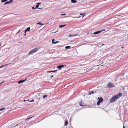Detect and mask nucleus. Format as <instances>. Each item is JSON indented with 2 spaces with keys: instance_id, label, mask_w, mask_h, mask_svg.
<instances>
[{
  "instance_id": "15",
  "label": "nucleus",
  "mask_w": 128,
  "mask_h": 128,
  "mask_svg": "<svg viewBox=\"0 0 128 128\" xmlns=\"http://www.w3.org/2000/svg\"><path fill=\"white\" fill-rule=\"evenodd\" d=\"M66 25V24L62 25H60L59 26V27L60 28H61V27H64V26Z\"/></svg>"
},
{
  "instance_id": "25",
  "label": "nucleus",
  "mask_w": 128,
  "mask_h": 128,
  "mask_svg": "<svg viewBox=\"0 0 128 128\" xmlns=\"http://www.w3.org/2000/svg\"><path fill=\"white\" fill-rule=\"evenodd\" d=\"M80 14V15H83V14H84V15L83 16H82V17H84V16L85 15V14Z\"/></svg>"
},
{
  "instance_id": "35",
  "label": "nucleus",
  "mask_w": 128,
  "mask_h": 128,
  "mask_svg": "<svg viewBox=\"0 0 128 128\" xmlns=\"http://www.w3.org/2000/svg\"><path fill=\"white\" fill-rule=\"evenodd\" d=\"M34 100H32L31 101H30L31 102H34Z\"/></svg>"
},
{
  "instance_id": "33",
  "label": "nucleus",
  "mask_w": 128,
  "mask_h": 128,
  "mask_svg": "<svg viewBox=\"0 0 128 128\" xmlns=\"http://www.w3.org/2000/svg\"><path fill=\"white\" fill-rule=\"evenodd\" d=\"M27 30H26H26H24V32H25V33H26V32L27 31Z\"/></svg>"
},
{
  "instance_id": "37",
  "label": "nucleus",
  "mask_w": 128,
  "mask_h": 128,
  "mask_svg": "<svg viewBox=\"0 0 128 128\" xmlns=\"http://www.w3.org/2000/svg\"><path fill=\"white\" fill-rule=\"evenodd\" d=\"M26 33L24 34V36H26Z\"/></svg>"
},
{
  "instance_id": "31",
  "label": "nucleus",
  "mask_w": 128,
  "mask_h": 128,
  "mask_svg": "<svg viewBox=\"0 0 128 128\" xmlns=\"http://www.w3.org/2000/svg\"><path fill=\"white\" fill-rule=\"evenodd\" d=\"M4 82V81H3L1 83H0V84H2V83H3V82Z\"/></svg>"
},
{
  "instance_id": "16",
  "label": "nucleus",
  "mask_w": 128,
  "mask_h": 128,
  "mask_svg": "<svg viewBox=\"0 0 128 128\" xmlns=\"http://www.w3.org/2000/svg\"><path fill=\"white\" fill-rule=\"evenodd\" d=\"M101 102H100L99 101H98L97 102L96 104L97 106L99 105L100 103Z\"/></svg>"
},
{
  "instance_id": "36",
  "label": "nucleus",
  "mask_w": 128,
  "mask_h": 128,
  "mask_svg": "<svg viewBox=\"0 0 128 128\" xmlns=\"http://www.w3.org/2000/svg\"><path fill=\"white\" fill-rule=\"evenodd\" d=\"M54 76L53 75H52L50 76V78H52V77H53Z\"/></svg>"
},
{
  "instance_id": "20",
  "label": "nucleus",
  "mask_w": 128,
  "mask_h": 128,
  "mask_svg": "<svg viewBox=\"0 0 128 128\" xmlns=\"http://www.w3.org/2000/svg\"><path fill=\"white\" fill-rule=\"evenodd\" d=\"M7 65V64H5V65H4L2 66H0V68L3 67L4 66H6Z\"/></svg>"
},
{
  "instance_id": "7",
  "label": "nucleus",
  "mask_w": 128,
  "mask_h": 128,
  "mask_svg": "<svg viewBox=\"0 0 128 128\" xmlns=\"http://www.w3.org/2000/svg\"><path fill=\"white\" fill-rule=\"evenodd\" d=\"M102 32V31H97L96 32L94 33H93L94 34H97L98 33H99L100 32Z\"/></svg>"
},
{
  "instance_id": "34",
  "label": "nucleus",
  "mask_w": 128,
  "mask_h": 128,
  "mask_svg": "<svg viewBox=\"0 0 128 128\" xmlns=\"http://www.w3.org/2000/svg\"><path fill=\"white\" fill-rule=\"evenodd\" d=\"M62 67H62H64V66L63 65H60Z\"/></svg>"
},
{
  "instance_id": "32",
  "label": "nucleus",
  "mask_w": 128,
  "mask_h": 128,
  "mask_svg": "<svg viewBox=\"0 0 128 128\" xmlns=\"http://www.w3.org/2000/svg\"><path fill=\"white\" fill-rule=\"evenodd\" d=\"M27 30H26H26H24V32H25V33H26V32L27 31Z\"/></svg>"
},
{
  "instance_id": "27",
  "label": "nucleus",
  "mask_w": 128,
  "mask_h": 128,
  "mask_svg": "<svg viewBox=\"0 0 128 128\" xmlns=\"http://www.w3.org/2000/svg\"><path fill=\"white\" fill-rule=\"evenodd\" d=\"M8 4V2H6L4 3V4Z\"/></svg>"
},
{
  "instance_id": "14",
  "label": "nucleus",
  "mask_w": 128,
  "mask_h": 128,
  "mask_svg": "<svg viewBox=\"0 0 128 128\" xmlns=\"http://www.w3.org/2000/svg\"><path fill=\"white\" fill-rule=\"evenodd\" d=\"M13 2V0H9L7 2H8V4H10V3L12 2Z\"/></svg>"
},
{
  "instance_id": "8",
  "label": "nucleus",
  "mask_w": 128,
  "mask_h": 128,
  "mask_svg": "<svg viewBox=\"0 0 128 128\" xmlns=\"http://www.w3.org/2000/svg\"><path fill=\"white\" fill-rule=\"evenodd\" d=\"M25 80H20L18 82V84H20V83L22 82H24V81H25Z\"/></svg>"
},
{
  "instance_id": "38",
  "label": "nucleus",
  "mask_w": 128,
  "mask_h": 128,
  "mask_svg": "<svg viewBox=\"0 0 128 128\" xmlns=\"http://www.w3.org/2000/svg\"><path fill=\"white\" fill-rule=\"evenodd\" d=\"M123 128H125V126H123Z\"/></svg>"
},
{
  "instance_id": "29",
  "label": "nucleus",
  "mask_w": 128,
  "mask_h": 128,
  "mask_svg": "<svg viewBox=\"0 0 128 128\" xmlns=\"http://www.w3.org/2000/svg\"><path fill=\"white\" fill-rule=\"evenodd\" d=\"M39 24H40V25H41L43 24H42V23L41 22H39Z\"/></svg>"
},
{
  "instance_id": "18",
  "label": "nucleus",
  "mask_w": 128,
  "mask_h": 128,
  "mask_svg": "<svg viewBox=\"0 0 128 128\" xmlns=\"http://www.w3.org/2000/svg\"><path fill=\"white\" fill-rule=\"evenodd\" d=\"M26 30L28 31H29L30 30V27H28L26 28Z\"/></svg>"
},
{
  "instance_id": "30",
  "label": "nucleus",
  "mask_w": 128,
  "mask_h": 128,
  "mask_svg": "<svg viewBox=\"0 0 128 128\" xmlns=\"http://www.w3.org/2000/svg\"><path fill=\"white\" fill-rule=\"evenodd\" d=\"M32 117H30L29 118H27V120H28V119H30V118H32Z\"/></svg>"
},
{
  "instance_id": "10",
  "label": "nucleus",
  "mask_w": 128,
  "mask_h": 128,
  "mask_svg": "<svg viewBox=\"0 0 128 128\" xmlns=\"http://www.w3.org/2000/svg\"><path fill=\"white\" fill-rule=\"evenodd\" d=\"M68 124V120H66L65 122V125L66 126H67Z\"/></svg>"
},
{
  "instance_id": "39",
  "label": "nucleus",
  "mask_w": 128,
  "mask_h": 128,
  "mask_svg": "<svg viewBox=\"0 0 128 128\" xmlns=\"http://www.w3.org/2000/svg\"><path fill=\"white\" fill-rule=\"evenodd\" d=\"M105 30H101V31H105Z\"/></svg>"
},
{
  "instance_id": "21",
  "label": "nucleus",
  "mask_w": 128,
  "mask_h": 128,
  "mask_svg": "<svg viewBox=\"0 0 128 128\" xmlns=\"http://www.w3.org/2000/svg\"><path fill=\"white\" fill-rule=\"evenodd\" d=\"M47 96H48L47 95H44L43 96V98H45L46 97H47Z\"/></svg>"
},
{
  "instance_id": "26",
  "label": "nucleus",
  "mask_w": 128,
  "mask_h": 128,
  "mask_svg": "<svg viewBox=\"0 0 128 128\" xmlns=\"http://www.w3.org/2000/svg\"><path fill=\"white\" fill-rule=\"evenodd\" d=\"M32 9H33V10L35 9L36 8H35L34 7H32Z\"/></svg>"
},
{
  "instance_id": "3",
  "label": "nucleus",
  "mask_w": 128,
  "mask_h": 128,
  "mask_svg": "<svg viewBox=\"0 0 128 128\" xmlns=\"http://www.w3.org/2000/svg\"><path fill=\"white\" fill-rule=\"evenodd\" d=\"M108 87L109 88H111L114 87V85L111 82H109L107 84Z\"/></svg>"
},
{
  "instance_id": "28",
  "label": "nucleus",
  "mask_w": 128,
  "mask_h": 128,
  "mask_svg": "<svg viewBox=\"0 0 128 128\" xmlns=\"http://www.w3.org/2000/svg\"><path fill=\"white\" fill-rule=\"evenodd\" d=\"M66 14H61V15H66Z\"/></svg>"
},
{
  "instance_id": "12",
  "label": "nucleus",
  "mask_w": 128,
  "mask_h": 128,
  "mask_svg": "<svg viewBox=\"0 0 128 128\" xmlns=\"http://www.w3.org/2000/svg\"><path fill=\"white\" fill-rule=\"evenodd\" d=\"M56 71H57V70L48 71L47 72L48 73V72H56Z\"/></svg>"
},
{
  "instance_id": "23",
  "label": "nucleus",
  "mask_w": 128,
  "mask_h": 128,
  "mask_svg": "<svg viewBox=\"0 0 128 128\" xmlns=\"http://www.w3.org/2000/svg\"><path fill=\"white\" fill-rule=\"evenodd\" d=\"M79 104H80V106H83V105H82V103L81 102H80Z\"/></svg>"
},
{
  "instance_id": "40",
  "label": "nucleus",
  "mask_w": 128,
  "mask_h": 128,
  "mask_svg": "<svg viewBox=\"0 0 128 128\" xmlns=\"http://www.w3.org/2000/svg\"><path fill=\"white\" fill-rule=\"evenodd\" d=\"M122 48H124V47H123V46L122 47Z\"/></svg>"
},
{
  "instance_id": "9",
  "label": "nucleus",
  "mask_w": 128,
  "mask_h": 128,
  "mask_svg": "<svg viewBox=\"0 0 128 128\" xmlns=\"http://www.w3.org/2000/svg\"><path fill=\"white\" fill-rule=\"evenodd\" d=\"M94 93V92L92 90L91 92L90 91L88 94L89 95H90L92 94H93Z\"/></svg>"
},
{
  "instance_id": "13",
  "label": "nucleus",
  "mask_w": 128,
  "mask_h": 128,
  "mask_svg": "<svg viewBox=\"0 0 128 128\" xmlns=\"http://www.w3.org/2000/svg\"><path fill=\"white\" fill-rule=\"evenodd\" d=\"M57 68H58L59 70H60L61 68H62V67L60 65L59 66H58Z\"/></svg>"
},
{
  "instance_id": "5",
  "label": "nucleus",
  "mask_w": 128,
  "mask_h": 128,
  "mask_svg": "<svg viewBox=\"0 0 128 128\" xmlns=\"http://www.w3.org/2000/svg\"><path fill=\"white\" fill-rule=\"evenodd\" d=\"M54 39H53L52 40V44H56L57 43L59 42L58 41H56L55 42H54Z\"/></svg>"
},
{
  "instance_id": "11",
  "label": "nucleus",
  "mask_w": 128,
  "mask_h": 128,
  "mask_svg": "<svg viewBox=\"0 0 128 128\" xmlns=\"http://www.w3.org/2000/svg\"><path fill=\"white\" fill-rule=\"evenodd\" d=\"M71 2H72L74 3L77 2L76 0H71Z\"/></svg>"
},
{
  "instance_id": "4",
  "label": "nucleus",
  "mask_w": 128,
  "mask_h": 128,
  "mask_svg": "<svg viewBox=\"0 0 128 128\" xmlns=\"http://www.w3.org/2000/svg\"><path fill=\"white\" fill-rule=\"evenodd\" d=\"M98 101H99L100 102H102L103 101L102 98V97H100V98L99 97H98Z\"/></svg>"
},
{
  "instance_id": "24",
  "label": "nucleus",
  "mask_w": 128,
  "mask_h": 128,
  "mask_svg": "<svg viewBox=\"0 0 128 128\" xmlns=\"http://www.w3.org/2000/svg\"><path fill=\"white\" fill-rule=\"evenodd\" d=\"M4 108H3L0 109V111H1V110H4Z\"/></svg>"
},
{
  "instance_id": "22",
  "label": "nucleus",
  "mask_w": 128,
  "mask_h": 128,
  "mask_svg": "<svg viewBox=\"0 0 128 128\" xmlns=\"http://www.w3.org/2000/svg\"><path fill=\"white\" fill-rule=\"evenodd\" d=\"M7 0H2L1 2H5L7 1Z\"/></svg>"
},
{
  "instance_id": "1",
  "label": "nucleus",
  "mask_w": 128,
  "mask_h": 128,
  "mask_svg": "<svg viewBox=\"0 0 128 128\" xmlns=\"http://www.w3.org/2000/svg\"><path fill=\"white\" fill-rule=\"evenodd\" d=\"M122 93H120L118 94L115 95L110 99V102L112 103L114 102L122 96Z\"/></svg>"
},
{
  "instance_id": "2",
  "label": "nucleus",
  "mask_w": 128,
  "mask_h": 128,
  "mask_svg": "<svg viewBox=\"0 0 128 128\" xmlns=\"http://www.w3.org/2000/svg\"><path fill=\"white\" fill-rule=\"evenodd\" d=\"M38 48H36L32 50H31L29 52V55H30V54H32L38 51Z\"/></svg>"
},
{
  "instance_id": "17",
  "label": "nucleus",
  "mask_w": 128,
  "mask_h": 128,
  "mask_svg": "<svg viewBox=\"0 0 128 128\" xmlns=\"http://www.w3.org/2000/svg\"><path fill=\"white\" fill-rule=\"evenodd\" d=\"M70 46H66L65 47V48H66V49H69V48H70Z\"/></svg>"
},
{
  "instance_id": "6",
  "label": "nucleus",
  "mask_w": 128,
  "mask_h": 128,
  "mask_svg": "<svg viewBox=\"0 0 128 128\" xmlns=\"http://www.w3.org/2000/svg\"><path fill=\"white\" fill-rule=\"evenodd\" d=\"M40 4V3H38L37 4V5L36 6V8H38V7H39V5Z\"/></svg>"
},
{
  "instance_id": "19",
  "label": "nucleus",
  "mask_w": 128,
  "mask_h": 128,
  "mask_svg": "<svg viewBox=\"0 0 128 128\" xmlns=\"http://www.w3.org/2000/svg\"><path fill=\"white\" fill-rule=\"evenodd\" d=\"M77 35V34H74V35H70L69 36L70 37V36H76Z\"/></svg>"
}]
</instances>
